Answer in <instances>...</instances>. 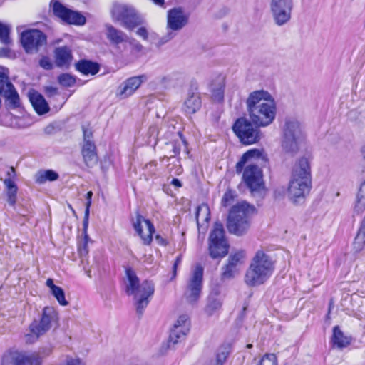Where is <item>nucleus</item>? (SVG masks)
Masks as SVG:
<instances>
[{"mask_svg":"<svg viewBox=\"0 0 365 365\" xmlns=\"http://www.w3.org/2000/svg\"><path fill=\"white\" fill-rule=\"evenodd\" d=\"M245 257V251L240 250L235 253L231 254L228 259L227 262L237 268V266L243 263V259Z\"/></svg>","mask_w":365,"mask_h":365,"instance_id":"36","label":"nucleus"},{"mask_svg":"<svg viewBox=\"0 0 365 365\" xmlns=\"http://www.w3.org/2000/svg\"><path fill=\"white\" fill-rule=\"evenodd\" d=\"M289 134L290 137L302 139L303 135L299 123L292 118L286 119L283 127V136Z\"/></svg>","mask_w":365,"mask_h":365,"instance_id":"27","label":"nucleus"},{"mask_svg":"<svg viewBox=\"0 0 365 365\" xmlns=\"http://www.w3.org/2000/svg\"><path fill=\"white\" fill-rule=\"evenodd\" d=\"M10 27L0 21V42L4 45H10L12 40L10 38Z\"/></svg>","mask_w":365,"mask_h":365,"instance_id":"37","label":"nucleus"},{"mask_svg":"<svg viewBox=\"0 0 365 365\" xmlns=\"http://www.w3.org/2000/svg\"><path fill=\"white\" fill-rule=\"evenodd\" d=\"M43 91L48 97H52L58 94V88L53 86H47L43 88Z\"/></svg>","mask_w":365,"mask_h":365,"instance_id":"50","label":"nucleus"},{"mask_svg":"<svg viewBox=\"0 0 365 365\" xmlns=\"http://www.w3.org/2000/svg\"><path fill=\"white\" fill-rule=\"evenodd\" d=\"M50 7L56 17L68 24L82 26L86 24V19L84 16L66 7L58 0H51Z\"/></svg>","mask_w":365,"mask_h":365,"instance_id":"13","label":"nucleus"},{"mask_svg":"<svg viewBox=\"0 0 365 365\" xmlns=\"http://www.w3.org/2000/svg\"><path fill=\"white\" fill-rule=\"evenodd\" d=\"M93 197V192L88 191L86 195V209H88L90 211V207L91 205V200Z\"/></svg>","mask_w":365,"mask_h":365,"instance_id":"54","label":"nucleus"},{"mask_svg":"<svg viewBox=\"0 0 365 365\" xmlns=\"http://www.w3.org/2000/svg\"><path fill=\"white\" fill-rule=\"evenodd\" d=\"M225 84L221 79L217 87L212 88V98L215 101L220 102L224 98Z\"/></svg>","mask_w":365,"mask_h":365,"instance_id":"41","label":"nucleus"},{"mask_svg":"<svg viewBox=\"0 0 365 365\" xmlns=\"http://www.w3.org/2000/svg\"><path fill=\"white\" fill-rule=\"evenodd\" d=\"M171 185H174L175 187H182V182H180V180L178 178H173L171 181Z\"/></svg>","mask_w":365,"mask_h":365,"instance_id":"59","label":"nucleus"},{"mask_svg":"<svg viewBox=\"0 0 365 365\" xmlns=\"http://www.w3.org/2000/svg\"><path fill=\"white\" fill-rule=\"evenodd\" d=\"M181 262H182V256L178 255L176 257L175 262L173 264V277H171V279H174L176 277L177 269H178V265L181 263Z\"/></svg>","mask_w":365,"mask_h":365,"instance_id":"51","label":"nucleus"},{"mask_svg":"<svg viewBox=\"0 0 365 365\" xmlns=\"http://www.w3.org/2000/svg\"><path fill=\"white\" fill-rule=\"evenodd\" d=\"M83 130V143H93V134L92 130L85 125H82Z\"/></svg>","mask_w":365,"mask_h":365,"instance_id":"46","label":"nucleus"},{"mask_svg":"<svg viewBox=\"0 0 365 365\" xmlns=\"http://www.w3.org/2000/svg\"><path fill=\"white\" fill-rule=\"evenodd\" d=\"M365 210V195H361L359 191L356 202L354 207V212L357 214H361Z\"/></svg>","mask_w":365,"mask_h":365,"instance_id":"45","label":"nucleus"},{"mask_svg":"<svg viewBox=\"0 0 365 365\" xmlns=\"http://www.w3.org/2000/svg\"><path fill=\"white\" fill-rule=\"evenodd\" d=\"M100 64L91 60L81 59L75 63V68L84 76H94L100 71Z\"/></svg>","mask_w":365,"mask_h":365,"instance_id":"25","label":"nucleus"},{"mask_svg":"<svg viewBox=\"0 0 365 365\" xmlns=\"http://www.w3.org/2000/svg\"><path fill=\"white\" fill-rule=\"evenodd\" d=\"M155 240L158 244L163 246H166L168 244V242L166 239L160 236V235H157L155 236Z\"/></svg>","mask_w":365,"mask_h":365,"instance_id":"56","label":"nucleus"},{"mask_svg":"<svg viewBox=\"0 0 365 365\" xmlns=\"http://www.w3.org/2000/svg\"><path fill=\"white\" fill-rule=\"evenodd\" d=\"M188 21L187 17L185 15L181 8H173L168 11L167 18L168 32L163 36L157 43V46L160 47L176 36V31L181 30Z\"/></svg>","mask_w":365,"mask_h":365,"instance_id":"9","label":"nucleus"},{"mask_svg":"<svg viewBox=\"0 0 365 365\" xmlns=\"http://www.w3.org/2000/svg\"><path fill=\"white\" fill-rule=\"evenodd\" d=\"M227 353L222 351L217 353L214 361H210L208 365H222L226 361Z\"/></svg>","mask_w":365,"mask_h":365,"instance_id":"47","label":"nucleus"},{"mask_svg":"<svg viewBox=\"0 0 365 365\" xmlns=\"http://www.w3.org/2000/svg\"><path fill=\"white\" fill-rule=\"evenodd\" d=\"M270 12L274 24L279 26L287 24L292 18L293 0H270Z\"/></svg>","mask_w":365,"mask_h":365,"instance_id":"11","label":"nucleus"},{"mask_svg":"<svg viewBox=\"0 0 365 365\" xmlns=\"http://www.w3.org/2000/svg\"><path fill=\"white\" fill-rule=\"evenodd\" d=\"M274 269V262L262 250H258L246 271L245 282L250 287L264 283Z\"/></svg>","mask_w":365,"mask_h":365,"instance_id":"5","label":"nucleus"},{"mask_svg":"<svg viewBox=\"0 0 365 365\" xmlns=\"http://www.w3.org/2000/svg\"><path fill=\"white\" fill-rule=\"evenodd\" d=\"M235 197V192L231 189H227L222 196L221 205L223 207H227L234 202Z\"/></svg>","mask_w":365,"mask_h":365,"instance_id":"43","label":"nucleus"},{"mask_svg":"<svg viewBox=\"0 0 365 365\" xmlns=\"http://www.w3.org/2000/svg\"><path fill=\"white\" fill-rule=\"evenodd\" d=\"M1 365H38L36 359L19 354L4 355Z\"/></svg>","mask_w":365,"mask_h":365,"instance_id":"21","label":"nucleus"},{"mask_svg":"<svg viewBox=\"0 0 365 365\" xmlns=\"http://www.w3.org/2000/svg\"><path fill=\"white\" fill-rule=\"evenodd\" d=\"M257 365H278L277 356L274 354H266Z\"/></svg>","mask_w":365,"mask_h":365,"instance_id":"44","label":"nucleus"},{"mask_svg":"<svg viewBox=\"0 0 365 365\" xmlns=\"http://www.w3.org/2000/svg\"><path fill=\"white\" fill-rule=\"evenodd\" d=\"M178 135L180 140L165 143V146L163 148L165 153L163 158H171L179 155L181 150L182 144L187 147V143L183 138L182 134L180 132H178Z\"/></svg>","mask_w":365,"mask_h":365,"instance_id":"24","label":"nucleus"},{"mask_svg":"<svg viewBox=\"0 0 365 365\" xmlns=\"http://www.w3.org/2000/svg\"><path fill=\"white\" fill-rule=\"evenodd\" d=\"M222 306V302L220 299L216 297H210L208 302L205 308V312L212 315L215 311L218 310Z\"/></svg>","mask_w":365,"mask_h":365,"instance_id":"39","label":"nucleus"},{"mask_svg":"<svg viewBox=\"0 0 365 365\" xmlns=\"http://www.w3.org/2000/svg\"><path fill=\"white\" fill-rule=\"evenodd\" d=\"M125 275L127 278L125 292L128 295H134L136 300V312L141 316L149 304L150 298L154 294V284L148 280H145L140 284L135 272L130 267H125Z\"/></svg>","mask_w":365,"mask_h":365,"instance_id":"4","label":"nucleus"},{"mask_svg":"<svg viewBox=\"0 0 365 365\" xmlns=\"http://www.w3.org/2000/svg\"><path fill=\"white\" fill-rule=\"evenodd\" d=\"M222 270L221 279L223 280L233 278L237 272V268L228 262L222 268Z\"/></svg>","mask_w":365,"mask_h":365,"instance_id":"40","label":"nucleus"},{"mask_svg":"<svg viewBox=\"0 0 365 365\" xmlns=\"http://www.w3.org/2000/svg\"><path fill=\"white\" fill-rule=\"evenodd\" d=\"M312 187L310 163L307 158H302L295 163L292 179L288 187V196L294 203L304 198Z\"/></svg>","mask_w":365,"mask_h":365,"instance_id":"3","label":"nucleus"},{"mask_svg":"<svg viewBox=\"0 0 365 365\" xmlns=\"http://www.w3.org/2000/svg\"><path fill=\"white\" fill-rule=\"evenodd\" d=\"M353 247L355 252H357L365 248V216L361 222L360 228L355 237Z\"/></svg>","mask_w":365,"mask_h":365,"instance_id":"32","label":"nucleus"},{"mask_svg":"<svg viewBox=\"0 0 365 365\" xmlns=\"http://www.w3.org/2000/svg\"><path fill=\"white\" fill-rule=\"evenodd\" d=\"M58 83L63 87H72L76 83V77L70 73H62L58 76Z\"/></svg>","mask_w":365,"mask_h":365,"instance_id":"38","label":"nucleus"},{"mask_svg":"<svg viewBox=\"0 0 365 365\" xmlns=\"http://www.w3.org/2000/svg\"><path fill=\"white\" fill-rule=\"evenodd\" d=\"M127 42L129 43V44L132 46L133 50L135 52L139 53L142 51L143 46L137 40L134 38L130 39L128 38V41Z\"/></svg>","mask_w":365,"mask_h":365,"instance_id":"49","label":"nucleus"},{"mask_svg":"<svg viewBox=\"0 0 365 365\" xmlns=\"http://www.w3.org/2000/svg\"><path fill=\"white\" fill-rule=\"evenodd\" d=\"M46 284L48 287L51 289V292L54 290V288H57L58 286H56L54 284L53 281L52 279H48L46 282Z\"/></svg>","mask_w":365,"mask_h":365,"instance_id":"57","label":"nucleus"},{"mask_svg":"<svg viewBox=\"0 0 365 365\" xmlns=\"http://www.w3.org/2000/svg\"><path fill=\"white\" fill-rule=\"evenodd\" d=\"M300 140L301 138L290 137L289 134H287V136H283L282 143L283 150L292 155L296 154L299 150V143Z\"/></svg>","mask_w":365,"mask_h":365,"instance_id":"29","label":"nucleus"},{"mask_svg":"<svg viewBox=\"0 0 365 365\" xmlns=\"http://www.w3.org/2000/svg\"><path fill=\"white\" fill-rule=\"evenodd\" d=\"M157 165L156 162L155 161H153V162H150V163L147 164L146 165V167L148 168V166H154L155 167Z\"/></svg>","mask_w":365,"mask_h":365,"instance_id":"62","label":"nucleus"},{"mask_svg":"<svg viewBox=\"0 0 365 365\" xmlns=\"http://www.w3.org/2000/svg\"><path fill=\"white\" fill-rule=\"evenodd\" d=\"M203 267L197 265L193 270L187 284L184 296L190 304L196 303L200 297L202 287Z\"/></svg>","mask_w":365,"mask_h":365,"instance_id":"12","label":"nucleus"},{"mask_svg":"<svg viewBox=\"0 0 365 365\" xmlns=\"http://www.w3.org/2000/svg\"><path fill=\"white\" fill-rule=\"evenodd\" d=\"M254 125L250 119L242 117L235 120L232 130L242 144L252 145L258 143L262 136L259 127Z\"/></svg>","mask_w":365,"mask_h":365,"instance_id":"8","label":"nucleus"},{"mask_svg":"<svg viewBox=\"0 0 365 365\" xmlns=\"http://www.w3.org/2000/svg\"><path fill=\"white\" fill-rule=\"evenodd\" d=\"M332 343L338 348H344L350 344V339L344 336L339 326L333 328V335L331 338Z\"/></svg>","mask_w":365,"mask_h":365,"instance_id":"31","label":"nucleus"},{"mask_svg":"<svg viewBox=\"0 0 365 365\" xmlns=\"http://www.w3.org/2000/svg\"><path fill=\"white\" fill-rule=\"evenodd\" d=\"M361 153H362L364 158L365 159V145L363 146V148L361 149Z\"/></svg>","mask_w":365,"mask_h":365,"instance_id":"63","label":"nucleus"},{"mask_svg":"<svg viewBox=\"0 0 365 365\" xmlns=\"http://www.w3.org/2000/svg\"><path fill=\"white\" fill-rule=\"evenodd\" d=\"M155 4L162 6L165 3V0H152Z\"/></svg>","mask_w":365,"mask_h":365,"instance_id":"61","label":"nucleus"},{"mask_svg":"<svg viewBox=\"0 0 365 365\" xmlns=\"http://www.w3.org/2000/svg\"><path fill=\"white\" fill-rule=\"evenodd\" d=\"M246 105L250 119L257 127H267L275 119L276 104L272 95L267 91L251 92Z\"/></svg>","mask_w":365,"mask_h":365,"instance_id":"2","label":"nucleus"},{"mask_svg":"<svg viewBox=\"0 0 365 365\" xmlns=\"http://www.w3.org/2000/svg\"><path fill=\"white\" fill-rule=\"evenodd\" d=\"M11 54V51L9 48H7V47L0 48V57L10 58Z\"/></svg>","mask_w":365,"mask_h":365,"instance_id":"53","label":"nucleus"},{"mask_svg":"<svg viewBox=\"0 0 365 365\" xmlns=\"http://www.w3.org/2000/svg\"><path fill=\"white\" fill-rule=\"evenodd\" d=\"M54 58L57 67L68 69L73 60L72 51L68 46L57 47L54 50Z\"/></svg>","mask_w":365,"mask_h":365,"instance_id":"19","label":"nucleus"},{"mask_svg":"<svg viewBox=\"0 0 365 365\" xmlns=\"http://www.w3.org/2000/svg\"><path fill=\"white\" fill-rule=\"evenodd\" d=\"M137 35H138L140 37H141L143 40H147L148 38V32L145 27L141 26L140 27L137 31Z\"/></svg>","mask_w":365,"mask_h":365,"instance_id":"52","label":"nucleus"},{"mask_svg":"<svg viewBox=\"0 0 365 365\" xmlns=\"http://www.w3.org/2000/svg\"><path fill=\"white\" fill-rule=\"evenodd\" d=\"M255 212V206L246 202L232 206L227 217L228 232L237 236L245 234L250 227L251 217Z\"/></svg>","mask_w":365,"mask_h":365,"instance_id":"6","label":"nucleus"},{"mask_svg":"<svg viewBox=\"0 0 365 365\" xmlns=\"http://www.w3.org/2000/svg\"><path fill=\"white\" fill-rule=\"evenodd\" d=\"M359 192H361V195H365V181L361 184Z\"/></svg>","mask_w":365,"mask_h":365,"instance_id":"60","label":"nucleus"},{"mask_svg":"<svg viewBox=\"0 0 365 365\" xmlns=\"http://www.w3.org/2000/svg\"><path fill=\"white\" fill-rule=\"evenodd\" d=\"M81 155L86 166L93 167L98 162L97 149L95 143H83Z\"/></svg>","mask_w":365,"mask_h":365,"instance_id":"23","label":"nucleus"},{"mask_svg":"<svg viewBox=\"0 0 365 365\" xmlns=\"http://www.w3.org/2000/svg\"><path fill=\"white\" fill-rule=\"evenodd\" d=\"M51 294L61 305H68V302L66 299L64 290L61 287H58L57 288H54V290L51 292Z\"/></svg>","mask_w":365,"mask_h":365,"instance_id":"42","label":"nucleus"},{"mask_svg":"<svg viewBox=\"0 0 365 365\" xmlns=\"http://www.w3.org/2000/svg\"><path fill=\"white\" fill-rule=\"evenodd\" d=\"M106 37L111 44L118 45L123 42L128 41L127 34L121 30L117 29L110 24L106 25Z\"/></svg>","mask_w":365,"mask_h":365,"instance_id":"26","label":"nucleus"},{"mask_svg":"<svg viewBox=\"0 0 365 365\" xmlns=\"http://www.w3.org/2000/svg\"><path fill=\"white\" fill-rule=\"evenodd\" d=\"M58 319V313L53 307H46L40 322L32 323L29 327L30 331L36 336L43 335L51 328L53 324L57 323Z\"/></svg>","mask_w":365,"mask_h":365,"instance_id":"15","label":"nucleus"},{"mask_svg":"<svg viewBox=\"0 0 365 365\" xmlns=\"http://www.w3.org/2000/svg\"><path fill=\"white\" fill-rule=\"evenodd\" d=\"M29 101L38 115H43L50 110L48 103L41 93L36 91H30L29 93Z\"/></svg>","mask_w":365,"mask_h":365,"instance_id":"22","label":"nucleus"},{"mask_svg":"<svg viewBox=\"0 0 365 365\" xmlns=\"http://www.w3.org/2000/svg\"><path fill=\"white\" fill-rule=\"evenodd\" d=\"M66 365H81V361L78 359H71L67 361Z\"/></svg>","mask_w":365,"mask_h":365,"instance_id":"58","label":"nucleus"},{"mask_svg":"<svg viewBox=\"0 0 365 365\" xmlns=\"http://www.w3.org/2000/svg\"><path fill=\"white\" fill-rule=\"evenodd\" d=\"M229 245L225 239L223 225L215 222L209 236V251L212 258H222L228 253Z\"/></svg>","mask_w":365,"mask_h":365,"instance_id":"10","label":"nucleus"},{"mask_svg":"<svg viewBox=\"0 0 365 365\" xmlns=\"http://www.w3.org/2000/svg\"><path fill=\"white\" fill-rule=\"evenodd\" d=\"M39 65L41 68L46 70H51L53 68V63L50 58L47 56H43L39 61Z\"/></svg>","mask_w":365,"mask_h":365,"instance_id":"48","label":"nucleus"},{"mask_svg":"<svg viewBox=\"0 0 365 365\" xmlns=\"http://www.w3.org/2000/svg\"><path fill=\"white\" fill-rule=\"evenodd\" d=\"M89 214H90V211H88V209H86L85 213H84L83 222V229L85 230L88 228Z\"/></svg>","mask_w":365,"mask_h":365,"instance_id":"55","label":"nucleus"},{"mask_svg":"<svg viewBox=\"0 0 365 365\" xmlns=\"http://www.w3.org/2000/svg\"><path fill=\"white\" fill-rule=\"evenodd\" d=\"M196 220L198 227L200 225V221L202 222L201 226L204 224L206 225L210 219V208L207 204H202L197 207L196 212Z\"/></svg>","mask_w":365,"mask_h":365,"instance_id":"33","label":"nucleus"},{"mask_svg":"<svg viewBox=\"0 0 365 365\" xmlns=\"http://www.w3.org/2000/svg\"><path fill=\"white\" fill-rule=\"evenodd\" d=\"M189 329L190 321L188 316L187 314L180 315L170 330L168 341V347H173L178 342L181 341L188 332Z\"/></svg>","mask_w":365,"mask_h":365,"instance_id":"16","label":"nucleus"},{"mask_svg":"<svg viewBox=\"0 0 365 365\" xmlns=\"http://www.w3.org/2000/svg\"><path fill=\"white\" fill-rule=\"evenodd\" d=\"M133 227L140 237L145 245H150L155 232V227L150 220L145 219L141 215L137 214L136 220L133 222Z\"/></svg>","mask_w":365,"mask_h":365,"instance_id":"17","label":"nucleus"},{"mask_svg":"<svg viewBox=\"0 0 365 365\" xmlns=\"http://www.w3.org/2000/svg\"><path fill=\"white\" fill-rule=\"evenodd\" d=\"M21 43L27 53H35L46 43V36L38 29L26 30L21 34Z\"/></svg>","mask_w":365,"mask_h":365,"instance_id":"14","label":"nucleus"},{"mask_svg":"<svg viewBox=\"0 0 365 365\" xmlns=\"http://www.w3.org/2000/svg\"><path fill=\"white\" fill-rule=\"evenodd\" d=\"M59 178L58 174L53 170L39 171L36 175V182L38 184L45 183L46 181H55Z\"/></svg>","mask_w":365,"mask_h":365,"instance_id":"34","label":"nucleus"},{"mask_svg":"<svg viewBox=\"0 0 365 365\" xmlns=\"http://www.w3.org/2000/svg\"><path fill=\"white\" fill-rule=\"evenodd\" d=\"M268 162L267 155L263 149H250L245 152L235 165L237 174L242 171V180L254 197H262L265 186L263 173L259 165L264 167Z\"/></svg>","mask_w":365,"mask_h":365,"instance_id":"1","label":"nucleus"},{"mask_svg":"<svg viewBox=\"0 0 365 365\" xmlns=\"http://www.w3.org/2000/svg\"><path fill=\"white\" fill-rule=\"evenodd\" d=\"M252 344H248L247 345V348H248V349H250V348H252Z\"/></svg>","mask_w":365,"mask_h":365,"instance_id":"64","label":"nucleus"},{"mask_svg":"<svg viewBox=\"0 0 365 365\" xmlns=\"http://www.w3.org/2000/svg\"><path fill=\"white\" fill-rule=\"evenodd\" d=\"M13 84L9 80V70L5 68H1L0 70V94L4 93L6 89L11 88Z\"/></svg>","mask_w":365,"mask_h":365,"instance_id":"35","label":"nucleus"},{"mask_svg":"<svg viewBox=\"0 0 365 365\" xmlns=\"http://www.w3.org/2000/svg\"><path fill=\"white\" fill-rule=\"evenodd\" d=\"M113 19L128 30L144 24L143 16L131 6L115 4L111 10Z\"/></svg>","mask_w":365,"mask_h":365,"instance_id":"7","label":"nucleus"},{"mask_svg":"<svg viewBox=\"0 0 365 365\" xmlns=\"http://www.w3.org/2000/svg\"><path fill=\"white\" fill-rule=\"evenodd\" d=\"M201 98L198 93L189 94L184 103L183 109L187 114H194L201 108Z\"/></svg>","mask_w":365,"mask_h":365,"instance_id":"28","label":"nucleus"},{"mask_svg":"<svg viewBox=\"0 0 365 365\" xmlns=\"http://www.w3.org/2000/svg\"><path fill=\"white\" fill-rule=\"evenodd\" d=\"M1 95L9 102L8 106L10 108L15 109L20 106V98L14 85L11 88L6 89Z\"/></svg>","mask_w":365,"mask_h":365,"instance_id":"30","label":"nucleus"},{"mask_svg":"<svg viewBox=\"0 0 365 365\" xmlns=\"http://www.w3.org/2000/svg\"><path fill=\"white\" fill-rule=\"evenodd\" d=\"M8 178L4 180L6 188V201L11 206H14L17 199L18 187L12 180L16 175V171L14 167H11L6 173Z\"/></svg>","mask_w":365,"mask_h":365,"instance_id":"20","label":"nucleus"},{"mask_svg":"<svg viewBox=\"0 0 365 365\" xmlns=\"http://www.w3.org/2000/svg\"><path fill=\"white\" fill-rule=\"evenodd\" d=\"M145 81H147L145 75L128 78L119 86L117 95L121 98H128L133 95Z\"/></svg>","mask_w":365,"mask_h":365,"instance_id":"18","label":"nucleus"}]
</instances>
